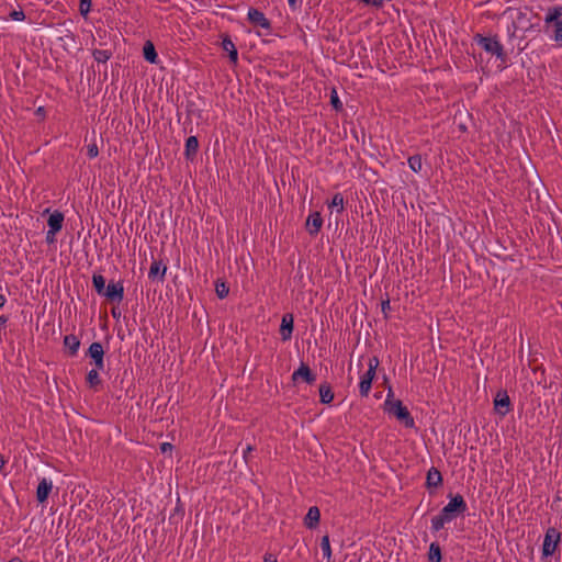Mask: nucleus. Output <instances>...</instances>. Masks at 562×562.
<instances>
[{
    "mask_svg": "<svg viewBox=\"0 0 562 562\" xmlns=\"http://www.w3.org/2000/svg\"><path fill=\"white\" fill-rule=\"evenodd\" d=\"M505 14L509 20L507 25L509 41H517L519 44L537 26V23L533 21L535 15L528 9H508Z\"/></svg>",
    "mask_w": 562,
    "mask_h": 562,
    "instance_id": "obj_1",
    "label": "nucleus"
},
{
    "mask_svg": "<svg viewBox=\"0 0 562 562\" xmlns=\"http://www.w3.org/2000/svg\"><path fill=\"white\" fill-rule=\"evenodd\" d=\"M543 32L550 41L562 47V7L550 8L547 11Z\"/></svg>",
    "mask_w": 562,
    "mask_h": 562,
    "instance_id": "obj_2",
    "label": "nucleus"
},
{
    "mask_svg": "<svg viewBox=\"0 0 562 562\" xmlns=\"http://www.w3.org/2000/svg\"><path fill=\"white\" fill-rule=\"evenodd\" d=\"M384 411L394 416L400 423H402L406 428H414L415 420L407 407L400 400L393 398V392L389 389L386 394V398L384 401Z\"/></svg>",
    "mask_w": 562,
    "mask_h": 562,
    "instance_id": "obj_3",
    "label": "nucleus"
},
{
    "mask_svg": "<svg viewBox=\"0 0 562 562\" xmlns=\"http://www.w3.org/2000/svg\"><path fill=\"white\" fill-rule=\"evenodd\" d=\"M474 42L487 54H491L501 60L505 59L503 45L499 43L496 36H484L476 34L474 36Z\"/></svg>",
    "mask_w": 562,
    "mask_h": 562,
    "instance_id": "obj_4",
    "label": "nucleus"
},
{
    "mask_svg": "<svg viewBox=\"0 0 562 562\" xmlns=\"http://www.w3.org/2000/svg\"><path fill=\"white\" fill-rule=\"evenodd\" d=\"M379 363L380 362L376 357L371 358L368 363V370L360 376L359 392L363 397L368 396L370 393L372 381L375 376V371L379 367Z\"/></svg>",
    "mask_w": 562,
    "mask_h": 562,
    "instance_id": "obj_5",
    "label": "nucleus"
},
{
    "mask_svg": "<svg viewBox=\"0 0 562 562\" xmlns=\"http://www.w3.org/2000/svg\"><path fill=\"white\" fill-rule=\"evenodd\" d=\"M561 541V532L555 528H549L544 535L542 543V558H549L555 552L558 544Z\"/></svg>",
    "mask_w": 562,
    "mask_h": 562,
    "instance_id": "obj_6",
    "label": "nucleus"
},
{
    "mask_svg": "<svg viewBox=\"0 0 562 562\" xmlns=\"http://www.w3.org/2000/svg\"><path fill=\"white\" fill-rule=\"evenodd\" d=\"M448 499L449 502L446 506H443L442 510L453 519H456L459 515H463L468 510V505L460 494L449 495Z\"/></svg>",
    "mask_w": 562,
    "mask_h": 562,
    "instance_id": "obj_7",
    "label": "nucleus"
},
{
    "mask_svg": "<svg viewBox=\"0 0 562 562\" xmlns=\"http://www.w3.org/2000/svg\"><path fill=\"white\" fill-rule=\"evenodd\" d=\"M494 408L497 414L505 416L510 411V398L507 392H498L494 398Z\"/></svg>",
    "mask_w": 562,
    "mask_h": 562,
    "instance_id": "obj_8",
    "label": "nucleus"
},
{
    "mask_svg": "<svg viewBox=\"0 0 562 562\" xmlns=\"http://www.w3.org/2000/svg\"><path fill=\"white\" fill-rule=\"evenodd\" d=\"M53 490V482L49 479L43 477L36 488V499L43 504L47 501L49 493Z\"/></svg>",
    "mask_w": 562,
    "mask_h": 562,
    "instance_id": "obj_9",
    "label": "nucleus"
},
{
    "mask_svg": "<svg viewBox=\"0 0 562 562\" xmlns=\"http://www.w3.org/2000/svg\"><path fill=\"white\" fill-rule=\"evenodd\" d=\"M292 380L294 383L303 381L307 384H312L315 381V375L311 372L307 366L302 363L300 368L293 372Z\"/></svg>",
    "mask_w": 562,
    "mask_h": 562,
    "instance_id": "obj_10",
    "label": "nucleus"
},
{
    "mask_svg": "<svg viewBox=\"0 0 562 562\" xmlns=\"http://www.w3.org/2000/svg\"><path fill=\"white\" fill-rule=\"evenodd\" d=\"M102 295L111 301L120 302L124 296V288L121 283L111 282L106 285Z\"/></svg>",
    "mask_w": 562,
    "mask_h": 562,
    "instance_id": "obj_11",
    "label": "nucleus"
},
{
    "mask_svg": "<svg viewBox=\"0 0 562 562\" xmlns=\"http://www.w3.org/2000/svg\"><path fill=\"white\" fill-rule=\"evenodd\" d=\"M323 226V218L319 212H312L306 220V229L310 235L318 234Z\"/></svg>",
    "mask_w": 562,
    "mask_h": 562,
    "instance_id": "obj_12",
    "label": "nucleus"
},
{
    "mask_svg": "<svg viewBox=\"0 0 562 562\" xmlns=\"http://www.w3.org/2000/svg\"><path fill=\"white\" fill-rule=\"evenodd\" d=\"M248 20L256 26H260L262 29H269L270 24L265 14L257 9L248 10Z\"/></svg>",
    "mask_w": 562,
    "mask_h": 562,
    "instance_id": "obj_13",
    "label": "nucleus"
},
{
    "mask_svg": "<svg viewBox=\"0 0 562 562\" xmlns=\"http://www.w3.org/2000/svg\"><path fill=\"white\" fill-rule=\"evenodd\" d=\"M64 214L59 211H54L47 221L48 229L52 234H57L63 228Z\"/></svg>",
    "mask_w": 562,
    "mask_h": 562,
    "instance_id": "obj_14",
    "label": "nucleus"
},
{
    "mask_svg": "<svg viewBox=\"0 0 562 562\" xmlns=\"http://www.w3.org/2000/svg\"><path fill=\"white\" fill-rule=\"evenodd\" d=\"M452 520L454 519L441 509L437 516L431 518V530L434 532H438L445 527V525L451 522Z\"/></svg>",
    "mask_w": 562,
    "mask_h": 562,
    "instance_id": "obj_15",
    "label": "nucleus"
},
{
    "mask_svg": "<svg viewBox=\"0 0 562 562\" xmlns=\"http://www.w3.org/2000/svg\"><path fill=\"white\" fill-rule=\"evenodd\" d=\"M319 518H321V513H319L318 507L312 506V507H310V509L305 516L304 524L308 529H314L317 527V525L319 522Z\"/></svg>",
    "mask_w": 562,
    "mask_h": 562,
    "instance_id": "obj_16",
    "label": "nucleus"
},
{
    "mask_svg": "<svg viewBox=\"0 0 562 562\" xmlns=\"http://www.w3.org/2000/svg\"><path fill=\"white\" fill-rule=\"evenodd\" d=\"M428 487H438L442 483L441 473L436 468H430L427 472L426 477Z\"/></svg>",
    "mask_w": 562,
    "mask_h": 562,
    "instance_id": "obj_17",
    "label": "nucleus"
},
{
    "mask_svg": "<svg viewBox=\"0 0 562 562\" xmlns=\"http://www.w3.org/2000/svg\"><path fill=\"white\" fill-rule=\"evenodd\" d=\"M64 346L68 349L71 356H75L80 347V340L76 335H67L64 338Z\"/></svg>",
    "mask_w": 562,
    "mask_h": 562,
    "instance_id": "obj_18",
    "label": "nucleus"
},
{
    "mask_svg": "<svg viewBox=\"0 0 562 562\" xmlns=\"http://www.w3.org/2000/svg\"><path fill=\"white\" fill-rule=\"evenodd\" d=\"M166 271H167V267L166 266H164L159 261H154L151 263V266H150V269H149V272H148V277L151 278V279H155V278L159 277V279L162 280L165 274H166Z\"/></svg>",
    "mask_w": 562,
    "mask_h": 562,
    "instance_id": "obj_19",
    "label": "nucleus"
},
{
    "mask_svg": "<svg viewBox=\"0 0 562 562\" xmlns=\"http://www.w3.org/2000/svg\"><path fill=\"white\" fill-rule=\"evenodd\" d=\"M293 330V317L291 314L283 315V341L291 338Z\"/></svg>",
    "mask_w": 562,
    "mask_h": 562,
    "instance_id": "obj_20",
    "label": "nucleus"
},
{
    "mask_svg": "<svg viewBox=\"0 0 562 562\" xmlns=\"http://www.w3.org/2000/svg\"><path fill=\"white\" fill-rule=\"evenodd\" d=\"M441 549L437 542H431L428 550L429 562H441Z\"/></svg>",
    "mask_w": 562,
    "mask_h": 562,
    "instance_id": "obj_21",
    "label": "nucleus"
},
{
    "mask_svg": "<svg viewBox=\"0 0 562 562\" xmlns=\"http://www.w3.org/2000/svg\"><path fill=\"white\" fill-rule=\"evenodd\" d=\"M144 58L150 63V64H156L157 60H158V56H157V53L155 50V47L154 45L150 43V42H147L145 45H144Z\"/></svg>",
    "mask_w": 562,
    "mask_h": 562,
    "instance_id": "obj_22",
    "label": "nucleus"
},
{
    "mask_svg": "<svg viewBox=\"0 0 562 562\" xmlns=\"http://www.w3.org/2000/svg\"><path fill=\"white\" fill-rule=\"evenodd\" d=\"M88 355L92 360L104 358L103 346L100 342H92L89 346Z\"/></svg>",
    "mask_w": 562,
    "mask_h": 562,
    "instance_id": "obj_23",
    "label": "nucleus"
},
{
    "mask_svg": "<svg viewBox=\"0 0 562 562\" xmlns=\"http://www.w3.org/2000/svg\"><path fill=\"white\" fill-rule=\"evenodd\" d=\"M222 45H223V49L228 53L229 59L235 63L237 60L238 53H237V49H236L234 43L231 40L225 38V40H223Z\"/></svg>",
    "mask_w": 562,
    "mask_h": 562,
    "instance_id": "obj_24",
    "label": "nucleus"
},
{
    "mask_svg": "<svg viewBox=\"0 0 562 562\" xmlns=\"http://www.w3.org/2000/svg\"><path fill=\"white\" fill-rule=\"evenodd\" d=\"M199 148V142L195 136H190L186 140V154L188 157L195 155Z\"/></svg>",
    "mask_w": 562,
    "mask_h": 562,
    "instance_id": "obj_25",
    "label": "nucleus"
},
{
    "mask_svg": "<svg viewBox=\"0 0 562 562\" xmlns=\"http://www.w3.org/2000/svg\"><path fill=\"white\" fill-rule=\"evenodd\" d=\"M321 550L323 553V558L330 562L331 560V549L328 536H324L321 540Z\"/></svg>",
    "mask_w": 562,
    "mask_h": 562,
    "instance_id": "obj_26",
    "label": "nucleus"
},
{
    "mask_svg": "<svg viewBox=\"0 0 562 562\" xmlns=\"http://www.w3.org/2000/svg\"><path fill=\"white\" fill-rule=\"evenodd\" d=\"M328 207L330 210H336L338 213H341L344 211V198L340 193H336L330 203L328 204Z\"/></svg>",
    "mask_w": 562,
    "mask_h": 562,
    "instance_id": "obj_27",
    "label": "nucleus"
},
{
    "mask_svg": "<svg viewBox=\"0 0 562 562\" xmlns=\"http://www.w3.org/2000/svg\"><path fill=\"white\" fill-rule=\"evenodd\" d=\"M407 164L409 169L416 173H418L423 168V161L419 155H414L409 157Z\"/></svg>",
    "mask_w": 562,
    "mask_h": 562,
    "instance_id": "obj_28",
    "label": "nucleus"
},
{
    "mask_svg": "<svg viewBox=\"0 0 562 562\" xmlns=\"http://www.w3.org/2000/svg\"><path fill=\"white\" fill-rule=\"evenodd\" d=\"M92 55L95 61L104 64L111 58L112 53L108 49H94Z\"/></svg>",
    "mask_w": 562,
    "mask_h": 562,
    "instance_id": "obj_29",
    "label": "nucleus"
},
{
    "mask_svg": "<svg viewBox=\"0 0 562 562\" xmlns=\"http://www.w3.org/2000/svg\"><path fill=\"white\" fill-rule=\"evenodd\" d=\"M319 396H321V402L324 404H329L334 400V394H333L330 387L327 385H322L319 387Z\"/></svg>",
    "mask_w": 562,
    "mask_h": 562,
    "instance_id": "obj_30",
    "label": "nucleus"
},
{
    "mask_svg": "<svg viewBox=\"0 0 562 562\" xmlns=\"http://www.w3.org/2000/svg\"><path fill=\"white\" fill-rule=\"evenodd\" d=\"M92 283L98 292V294H102L105 290V279L101 274H93L92 277Z\"/></svg>",
    "mask_w": 562,
    "mask_h": 562,
    "instance_id": "obj_31",
    "label": "nucleus"
},
{
    "mask_svg": "<svg viewBox=\"0 0 562 562\" xmlns=\"http://www.w3.org/2000/svg\"><path fill=\"white\" fill-rule=\"evenodd\" d=\"M87 382L90 387H97L101 383L98 370H90L87 374Z\"/></svg>",
    "mask_w": 562,
    "mask_h": 562,
    "instance_id": "obj_32",
    "label": "nucleus"
},
{
    "mask_svg": "<svg viewBox=\"0 0 562 562\" xmlns=\"http://www.w3.org/2000/svg\"><path fill=\"white\" fill-rule=\"evenodd\" d=\"M330 104L336 111H340L342 109V103L338 97L336 89H333L330 92Z\"/></svg>",
    "mask_w": 562,
    "mask_h": 562,
    "instance_id": "obj_33",
    "label": "nucleus"
},
{
    "mask_svg": "<svg viewBox=\"0 0 562 562\" xmlns=\"http://www.w3.org/2000/svg\"><path fill=\"white\" fill-rule=\"evenodd\" d=\"M215 290L220 299L226 297L229 292L228 286L224 282H217Z\"/></svg>",
    "mask_w": 562,
    "mask_h": 562,
    "instance_id": "obj_34",
    "label": "nucleus"
},
{
    "mask_svg": "<svg viewBox=\"0 0 562 562\" xmlns=\"http://www.w3.org/2000/svg\"><path fill=\"white\" fill-rule=\"evenodd\" d=\"M10 18L13 21H23L25 19V14L22 10H14L10 13Z\"/></svg>",
    "mask_w": 562,
    "mask_h": 562,
    "instance_id": "obj_35",
    "label": "nucleus"
},
{
    "mask_svg": "<svg viewBox=\"0 0 562 562\" xmlns=\"http://www.w3.org/2000/svg\"><path fill=\"white\" fill-rule=\"evenodd\" d=\"M90 11V0H80V12L86 15Z\"/></svg>",
    "mask_w": 562,
    "mask_h": 562,
    "instance_id": "obj_36",
    "label": "nucleus"
},
{
    "mask_svg": "<svg viewBox=\"0 0 562 562\" xmlns=\"http://www.w3.org/2000/svg\"><path fill=\"white\" fill-rule=\"evenodd\" d=\"M98 154H99V150H98L97 145H89V146H88V156H89L90 158H94V157H97V156H98Z\"/></svg>",
    "mask_w": 562,
    "mask_h": 562,
    "instance_id": "obj_37",
    "label": "nucleus"
},
{
    "mask_svg": "<svg viewBox=\"0 0 562 562\" xmlns=\"http://www.w3.org/2000/svg\"><path fill=\"white\" fill-rule=\"evenodd\" d=\"M93 363H94L93 370L102 371L104 369V358L93 360Z\"/></svg>",
    "mask_w": 562,
    "mask_h": 562,
    "instance_id": "obj_38",
    "label": "nucleus"
},
{
    "mask_svg": "<svg viewBox=\"0 0 562 562\" xmlns=\"http://www.w3.org/2000/svg\"><path fill=\"white\" fill-rule=\"evenodd\" d=\"M263 562H278L277 555L272 553H267L265 555Z\"/></svg>",
    "mask_w": 562,
    "mask_h": 562,
    "instance_id": "obj_39",
    "label": "nucleus"
},
{
    "mask_svg": "<svg viewBox=\"0 0 562 562\" xmlns=\"http://www.w3.org/2000/svg\"><path fill=\"white\" fill-rule=\"evenodd\" d=\"M55 239H56V234H52L50 229H48L46 233V241L48 244H53L55 241Z\"/></svg>",
    "mask_w": 562,
    "mask_h": 562,
    "instance_id": "obj_40",
    "label": "nucleus"
},
{
    "mask_svg": "<svg viewBox=\"0 0 562 562\" xmlns=\"http://www.w3.org/2000/svg\"><path fill=\"white\" fill-rule=\"evenodd\" d=\"M171 449H172V446L169 442H162L160 446V450L164 453H166L167 451H170Z\"/></svg>",
    "mask_w": 562,
    "mask_h": 562,
    "instance_id": "obj_41",
    "label": "nucleus"
},
{
    "mask_svg": "<svg viewBox=\"0 0 562 562\" xmlns=\"http://www.w3.org/2000/svg\"><path fill=\"white\" fill-rule=\"evenodd\" d=\"M288 3H289V5L292 9H296L300 5L301 1H299V0H288Z\"/></svg>",
    "mask_w": 562,
    "mask_h": 562,
    "instance_id": "obj_42",
    "label": "nucleus"
},
{
    "mask_svg": "<svg viewBox=\"0 0 562 562\" xmlns=\"http://www.w3.org/2000/svg\"><path fill=\"white\" fill-rule=\"evenodd\" d=\"M7 303V297L4 294L0 293V308L3 307Z\"/></svg>",
    "mask_w": 562,
    "mask_h": 562,
    "instance_id": "obj_43",
    "label": "nucleus"
},
{
    "mask_svg": "<svg viewBox=\"0 0 562 562\" xmlns=\"http://www.w3.org/2000/svg\"><path fill=\"white\" fill-rule=\"evenodd\" d=\"M8 322V317L0 316V326H3Z\"/></svg>",
    "mask_w": 562,
    "mask_h": 562,
    "instance_id": "obj_44",
    "label": "nucleus"
},
{
    "mask_svg": "<svg viewBox=\"0 0 562 562\" xmlns=\"http://www.w3.org/2000/svg\"><path fill=\"white\" fill-rule=\"evenodd\" d=\"M251 451V447L250 446H247V448L244 450V458L246 459V454L249 453Z\"/></svg>",
    "mask_w": 562,
    "mask_h": 562,
    "instance_id": "obj_45",
    "label": "nucleus"
},
{
    "mask_svg": "<svg viewBox=\"0 0 562 562\" xmlns=\"http://www.w3.org/2000/svg\"><path fill=\"white\" fill-rule=\"evenodd\" d=\"M112 315H113V317L119 318L121 316V313L113 310Z\"/></svg>",
    "mask_w": 562,
    "mask_h": 562,
    "instance_id": "obj_46",
    "label": "nucleus"
},
{
    "mask_svg": "<svg viewBox=\"0 0 562 562\" xmlns=\"http://www.w3.org/2000/svg\"><path fill=\"white\" fill-rule=\"evenodd\" d=\"M389 304H390V303H389V301H387V302H385V303L383 304V310H384V308H387Z\"/></svg>",
    "mask_w": 562,
    "mask_h": 562,
    "instance_id": "obj_47",
    "label": "nucleus"
},
{
    "mask_svg": "<svg viewBox=\"0 0 562 562\" xmlns=\"http://www.w3.org/2000/svg\"><path fill=\"white\" fill-rule=\"evenodd\" d=\"M389 304H390V303H389V301H387V302H385V303L383 304V310H384V308H387Z\"/></svg>",
    "mask_w": 562,
    "mask_h": 562,
    "instance_id": "obj_48",
    "label": "nucleus"
},
{
    "mask_svg": "<svg viewBox=\"0 0 562 562\" xmlns=\"http://www.w3.org/2000/svg\"><path fill=\"white\" fill-rule=\"evenodd\" d=\"M10 562H21V561H20V560H18V559H13V560H11Z\"/></svg>",
    "mask_w": 562,
    "mask_h": 562,
    "instance_id": "obj_49",
    "label": "nucleus"
}]
</instances>
